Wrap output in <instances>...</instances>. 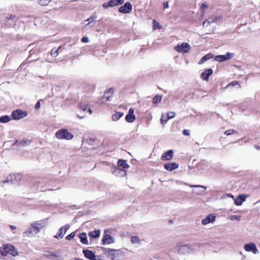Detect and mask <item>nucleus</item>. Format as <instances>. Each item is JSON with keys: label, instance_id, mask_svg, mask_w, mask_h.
I'll list each match as a JSON object with an SVG mask.
<instances>
[{"label": "nucleus", "instance_id": "nucleus-1", "mask_svg": "<svg viewBox=\"0 0 260 260\" xmlns=\"http://www.w3.org/2000/svg\"><path fill=\"white\" fill-rule=\"evenodd\" d=\"M0 251L2 255L4 256H7L8 254H10L14 256L18 255V252L15 247L9 244L4 245L3 247L1 248Z\"/></svg>", "mask_w": 260, "mask_h": 260}, {"label": "nucleus", "instance_id": "nucleus-2", "mask_svg": "<svg viewBox=\"0 0 260 260\" xmlns=\"http://www.w3.org/2000/svg\"><path fill=\"white\" fill-rule=\"evenodd\" d=\"M176 249L178 251L181 253H189L195 250V248L190 245H182L180 244H177L176 245Z\"/></svg>", "mask_w": 260, "mask_h": 260}, {"label": "nucleus", "instance_id": "nucleus-3", "mask_svg": "<svg viewBox=\"0 0 260 260\" xmlns=\"http://www.w3.org/2000/svg\"><path fill=\"white\" fill-rule=\"evenodd\" d=\"M104 250L105 255L109 256L112 260H115L117 257L118 253L115 254V252L120 251L119 249L116 250L114 249L102 248Z\"/></svg>", "mask_w": 260, "mask_h": 260}, {"label": "nucleus", "instance_id": "nucleus-4", "mask_svg": "<svg viewBox=\"0 0 260 260\" xmlns=\"http://www.w3.org/2000/svg\"><path fill=\"white\" fill-rule=\"evenodd\" d=\"M190 49V46L187 43H183L181 45L175 46L174 49L179 52L187 53Z\"/></svg>", "mask_w": 260, "mask_h": 260}, {"label": "nucleus", "instance_id": "nucleus-5", "mask_svg": "<svg viewBox=\"0 0 260 260\" xmlns=\"http://www.w3.org/2000/svg\"><path fill=\"white\" fill-rule=\"evenodd\" d=\"M27 112L18 109L14 110L12 113V117L14 120H19L27 116Z\"/></svg>", "mask_w": 260, "mask_h": 260}, {"label": "nucleus", "instance_id": "nucleus-6", "mask_svg": "<svg viewBox=\"0 0 260 260\" xmlns=\"http://www.w3.org/2000/svg\"><path fill=\"white\" fill-rule=\"evenodd\" d=\"M124 0H110L108 2L104 3L103 7L107 9L109 7H113L118 5H121L124 3Z\"/></svg>", "mask_w": 260, "mask_h": 260}, {"label": "nucleus", "instance_id": "nucleus-7", "mask_svg": "<svg viewBox=\"0 0 260 260\" xmlns=\"http://www.w3.org/2000/svg\"><path fill=\"white\" fill-rule=\"evenodd\" d=\"M234 56V53L227 52L225 55H219L216 56L215 59L217 61L222 62L232 59Z\"/></svg>", "mask_w": 260, "mask_h": 260}, {"label": "nucleus", "instance_id": "nucleus-8", "mask_svg": "<svg viewBox=\"0 0 260 260\" xmlns=\"http://www.w3.org/2000/svg\"><path fill=\"white\" fill-rule=\"evenodd\" d=\"M218 21H220V17L215 15H212L208 19L206 20L203 22V25L204 27H207L209 25L212 23L215 22L217 23Z\"/></svg>", "mask_w": 260, "mask_h": 260}, {"label": "nucleus", "instance_id": "nucleus-9", "mask_svg": "<svg viewBox=\"0 0 260 260\" xmlns=\"http://www.w3.org/2000/svg\"><path fill=\"white\" fill-rule=\"evenodd\" d=\"M244 248L247 252H252L254 254H256L258 252V249L256 245L252 242L245 244Z\"/></svg>", "mask_w": 260, "mask_h": 260}, {"label": "nucleus", "instance_id": "nucleus-10", "mask_svg": "<svg viewBox=\"0 0 260 260\" xmlns=\"http://www.w3.org/2000/svg\"><path fill=\"white\" fill-rule=\"evenodd\" d=\"M133 9L132 4L129 2L125 3L123 6L119 8V12L123 14L130 13Z\"/></svg>", "mask_w": 260, "mask_h": 260}, {"label": "nucleus", "instance_id": "nucleus-11", "mask_svg": "<svg viewBox=\"0 0 260 260\" xmlns=\"http://www.w3.org/2000/svg\"><path fill=\"white\" fill-rule=\"evenodd\" d=\"M114 242L115 240L114 238L112 237L110 235L108 234H104L102 239L103 244H110L114 243Z\"/></svg>", "mask_w": 260, "mask_h": 260}, {"label": "nucleus", "instance_id": "nucleus-12", "mask_svg": "<svg viewBox=\"0 0 260 260\" xmlns=\"http://www.w3.org/2000/svg\"><path fill=\"white\" fill-rule=\"evenodd\" d=\"M112 174L116 177H121L126 175V172L123 169L115 167L113 169Z\"/></svg>", "mask_w": 260, "mask_h": 260}, {"label": "nucleus", "instance_id": "nucleus-13", "mask_svg": "<svg viewBox=\"0 0 260 260\" xmlns=\"http://www.w3.org/2000/svg\"><path fill=\"white\" fill-rule=\"evenodd\" d=\"M134 110L132 108H130L128 110V114L125 116V119L126 122L129 123L133 122L136 119V116L134 114Z\"/></svg>", "mask_w": 260, "mask_h": 260}, {"label": "nucleus", "instance_id": "nucleus-14", "mask_svg": "<svg viewBox=\"0 0 260 260\" xmlns=\"http://www.w3.org/2000/svg\"><path fill=\"white\" fill-rule=\"evenodd\" d=\"M215 216L212 214H210L207 217L202 220V223L203 225H207L210 223H213L215 220Z\"/></svg>", "mask_w": 260, "mask_h": 260}, {"label": "nucleus", "instance_id": "nucleus-15", "mask_svg": "<svg viewBox=\"0 0 260 260\" xmlns=\"http://www.w3.org/2000/svg\"><path fill=\"white\" fill-rule=\"evenodd\" d=\"M189 186L190 187H194V188H200L201 189L199 190H193V192L197 194H203L205 192L206 189V187L200 185H190Z\"/></svg>", "mask_w": 260, "mask_h": 260}, {"label": "nucleus", "instance_id": "nucleus-16", "mask_svg": "<svg viewBox=\"0 0 260 260\" xmlns=\"http://www.w3.org/2000/svg\"><path fill=\"white\" fill-rule=\"evenodd\" d=\"M213 73V70L211 69L206 70L202 73L201 75V78L206 81L209 80V77Z\"/></svg>", "mask_w": 260, "mask_h": 260}, {"label": "nucleus", "instance_id": "nucleus-17", "mask_svg": "<svg viewBox=\"0 0 260 260\" xmlns=\"http://www.w3.org/2000/svg\"><path fill=\"white\" fill-rule=\"evenodd\" d=\"M178 167V164L175 162L167 163L164 165V168L169 171H173L175 169H177Z\"/></svg>", "mask_w": 260, "mask_h": 260}, {"label": "nucleus", "instance_id": "nucleus-18", "mask_svg": "<svg viewBox=\"0 0 260 260\" xmlns=\"http://www.w3.org/2000/svg\"><path fill=\"white\" fill-rule=\"evenodd\" d=\"M173 156V151L172 150H169L165 152L161 156L162 160H170L172 158Z\"/></svg>", "mask_w": 260, "mask_h": 260}, {"label": "nucleus", "instance_id": "nucleus-19", "mask_svg": "<svg viewBox=\"0 0 260 260\" xmlns=\"http://www.w3.org/2000/svg\"><path fill=\"white\" fill-rule=\"evenodd\" d=\"M83 253L84 256L90 260H96L95 254L89 250H84Z\"/></svg>", "mask_w": 260, "mask_h": 260}, {"label": "nucleus", "instance_id": "nucleus-20", "mask_svg": "<svg viewBox=\"0 0 260 260\" xmlns=\"http://www.w3.org/2000/svg\"><path fill=\"white\" fill-rule=\"evenodd\" d=\"M45 256L53 259L59 260L60 254L58 251L55 252V253L49 252L48 253L45 254Z\"/></svg>", "mask_w": 260, "mask_h": 260}, {"label": "nucleus", "instance_id": "nucleus-21", "mask_svg": "<svg viewBox=\"0 0 260 260\" xmlns=\"http://www.w3.org/2000/svg\"><path fill=\"white\" fill-rule=\"evenodd\" d=\"M246 196L244 194H240L235 200V204L237 206H240L245 201Z\"/></svg>", "mask_w": 260, "mask_h": 260}, {"label": "nucleus", "instance_id": "nucleus-22", "mask_svg": "<svg viewBox=\"0 0 260 260\" xmlns=\"http://www.w3.org/2000/svg\"><path fill=\"white\" fill-rule=\"evenodd\" d=\"M31 226L34 228L35 231V234H38L40 230L43 228V225L41 222H37L31 224Z\"/></svg>", "mask_w": 260, "mask_h": 260}, {"label": "nucleus", "instance_id": "nucleus-23", "mask_svg": "<svg viewBox=\"0 0 260 260\" xmlns=\"http://www.w3.org/2000/svg\"><path fill=\"white\" fill-rule=\"evenodd\" d=\"M79 238H80V241L82 244H88L87 235L85 233H82L79 234Z\"/></svg>", "mask_w": 260, "mask_h": 260}, {"label": "nucleus", "instance_id": "nucleus-24", "mask_svg": "<svg viewBox=\"0 0 260 260\" xmlns=\"http://www.w3.org/2000/svg\"><path fill=\"white\" fill-rule=\"evenodd\" d=\"M35 230L32 226L29 228L27 231L24 232L22 235L24 237H28L30 235H35Z\"/></svg>", "mask_w": 260, "mask_h": 260}, {"label": "nucleus", "instance_id": "nucleus-25", "mask_svg": "<svg viewBox=\"0 0 260 260\" xmlns=\"http://www.w3.org/2000/svg\"><path fill=\"white\" fill-rule=\"evenodd\" d=\"M124 115L123 112H116L114 114L112 115V119L113 121H117L119 120L121 117H122Z\"/></svg>", "mask_w": 260, "mask_h": 260}, {"label": "nucleus", "instance_id": "nucleus-26", "mask_svg": "<svg viewBox=\"0 0 260 260\" xmlns=\"http://www.w3.org/2000/svg\"><path fill=\"white\" fill-rule=\"evenodd\" d=\"M56 137L58 139H65V129H61L56 133Z\"/></svg>", "mask_w": 260, "mask_h": 260}, {"label": "nucleus", "instance_id": "nucleus-27", "mask_svg": "<svg viewBox=\"0 0 260 260\" xmlns=\"http://www.w3.org/2000/svg\"><path fill=\"white\" fill-rule=\"evenodd\" d=\"M118 166L121 167L123 169H127L129 167V166L127 163L126 160L123 159H119L118 161Z\"/></svg>", "mask_w": 260, "mask_h": 260}, {"label": "nucleus", "instance_id": "nucleus-28", "mask_svg": "<svg viewBox=\"0 0 260 260\" xmlns=\"http://www.w3.org/2000/svg\"><path fill=\"white\" fill-rule=\"evenodd\" d=\"M213 57V55L211 53H208L203 56L201 60L199 62V64H202L205 61L212 58Z\"/></svg>", "mask_w": 260, "mask_h": 260}, {"label": "nucleus", "instance_id": "nucleus-29", "mask_svg": "<svg viewBox=\"0 0 260 260\" xmlns=\"http://www.w3.org/2000/svg\"><path fill=\"white\" fill-rule=\"evenodd\" d=\"M12 118L8 115H4L0 117V123H8L11 120Z\"/></svg>", "mask_w": 260, "mask_h": 260}, {"label": "nucleus", "instance_id": "nucleus-30", "mask_svg": "<svg viewBox=\"0 0 260 260\" xmlns=\"http://www.w3.org/2000/svg\"><path fill=\"white\" fill-rule=\"evenodd\" d=\"M88 108V104L87 102H84L82 100L81 101V103H80L79 108L85 112Z\"/></svg>", "mask_w": 260, "mask_h": 260}, {"label": "nucleus", "instance_id": "nucleus-31", "mask_svg": "<svg viewBox=\"0 0 260 260\" xmlns=\"http://www.w3.org/2000/svg\"><path fill=\"white\" fill-rule=\"evenodd\" d=\"M88 235L90 237L96 238L99 237L100 235V231L95 230L91 232H89L88 233Z\"/></svg>", "mask_w": 260, "mask_h": 260}, {"label": "nucleus", "instance_id": "nucleus-32", "mask_svg": "<svg viewBox=\"0 0 260 260\" xmlns=\"http://www.w3.org/2000/svg\"><path fill=\"white\" fill-rule=\"evenodd\" d=\"M112 93L113 89H110L108 91L106 92L103 97V100L106 101L110 100V98L111 96L110 94H112Z\"/></svg>", "mask_w": 260, "mask_h": 260}, {"label": "nucleus", "instance_id": "nucleus-33", "mask_svg": "<svg viewBox=\"0 0 260 260\" xmlns=\"http://www.w3.org/2000/svg\"><path fill=\"white\" fill-rule=\"evenodd\" d=\"M60 47H59L57 49L53 48L51 52V55L53 57H56L58 55V51L60 50Z\"/></svg>", "mask_w": 260, "mask_h": 260}, {"label": "nucleus", "instance_id": "nucleus-34", "mask_svg": "<svg viewBox=\"0 0 260 260\" xmlns=\"http://www.w3.org/2000/svg\"><path fill=\"white\" fill-rule=\"evenodd\" d=\"M131 242L133 244L139 243L140 239L138 236H133L131 238Z\"/></svg>", "mask_w": 260, "mask_h": 260}, {"label": "nucleus", "instance_id": "nucleus-35", "mask_svg": "<svg viewBox=\"0 0 260 260\" xmlns=\"http://www.w3.org/2000/svg\"><path fill=\"white\" fill-rule=\"evenodd\" d=\"M161 96L156 95L153 98V103L155 104L159 103L161 100Z\"/></svg>", "mask_w": 260, "mask_h": 260}, {"label": "nucleus", "instance_id": "nucleus-36", "mask_svg": "<svg viewBox=\"0 0 260 260\" xmlns=\"http://www.w3.org/2000/svg\"><path fill=\"white\" fill-rule=\"evenodd\" d=\"M96 18V15L92 14L89 18H88L87 20H85V21H89V22L86 25H89L90 22L93 21Z\"/></svg>", "mask_w": 260, "mask_h": 260}, {"label": "nucleus", "instance_id": "nucleus-37", "mask_svg": "<svg viewBox=\"0 0 260 260\" xmlns=\"http://www.w3.org/2000/svg\"><path fill=\"white\" fill-rule=\"evenodd\" d=\"M169 119H168L167 115L165 116L164 114H162L161 118H160V121H161V124H164L166 123V122H167V121Z\"/></svg>", "mask_w": 260, "mask_h": 260}, {"label": "nucleus", "instance_id": "nucleus-38", "mask_svg": "<svg viewBox=\"0 0 260 260\" xmlns=\"http://www.w3.org/2000/svg\"><path fill=\"white\" fill-rule=\"evenodd\" d=\"M51 0H39V3L42 6H47Z\"/></svg>", "mask_w": 260, "mask_h": 260}, {"label": "nucleus", "instance_id": "nucleus-39", "mask_svg": "<svg viewBox=\"0 0 260 260\" xmlns=\"http://www.w3.org/2000/svg\"><path fill=\"white\" fill-rule=\"evenodd\" d=\"M153 27L154 29H160L161 27L159 26V24L155 20L153 21Z\"/></svg>", "mask_w": 260, "mask_h": 260}, {"label": "nucleus", "instance_id": "nucleus-40", "mask_svg": "<svg viewBox=\"0 0 260 260\" xmlns=\"http://www.w3.org/2000/svg\"><path fill=\"white\" fill-rule=\"evenodd\" d=\"M63 230V227H62L59 230V233L57 234V235L54 236V237L58 238V237L62 238H63V235H62V231ZM64 231L65 232V229H64Z\"/></svg>", "mask_w": 260, "mask_h": 260}, {"label": "nucleus", "instance_id": "nucleus-41", "mask_svg": "<svg viewBox=\"0 0 260 260\" xmlns=\"http://www.w3.org/2000/svg\"><path fill=\"white\" fill-rule=\"evenodd\" d=\"M237 133V132L236 131H235L234 129H231L226 131L224 132V134H225V135H226L227 136H229L230 135H232V134H235V133Z\"/></svg>", "mask_w": 260, "mask_h": 260}, {"label": "nucleus", "instance_id": "nucleus-42", "mask_svg": "<svg viewBox=\"0 0 260 260\" xmlns=\"http://www.w3.org/2000/svg\"><path fill=\"white\" fill-rule=\"evenodd\" d=\"M208 6L205 4H202L201 7V11L202 14L204 15L205 13V10L207 8Z\"/></svg>", "mask_w": 260, "mask_h": 260}, {"label": "nucleus", "instance_id": "nucleus-43", "mask_svg": "<svg viewBox=\"0 0 260 260\" xmlns=\"http://www.w3.org/2000/svg\"><path fill=\"white\" fill-rule=\"evenodd\" d=\"M167 117L168 119H172L174 118L175 116V113L174 112H169L167 113Z\"/></svg>", "mask_w": 260, "mask_h": 260}, {"label": "nucleus", "instance_id": "nucleus-44", "mask_svg": "<svg viewBox=\"0 0 260 260\" xmlns=\"http://www.w3.org/2000/svg\"><path fill=\"white\" fill-rule=\"evenodd\" d=\"M73 138V135L66 130V140H71Z\"/></svg>", "mask_w": 260, "mask_h": 260}, {"label": "nucleus", "instance_id": "nucleus-45", "mask_svg": "<svg viewBox=\"0 0 260 260\" xmlns=\"http://www.w3.org/2000/svg\"><path fill=\"white\" fill-rule=\"evenodd\" d=\"M75 232H72V233H71L70 235H69L68 236H67L66 237V239L70 240L72 239H73L75 237Z\"/></svg>", "mask_w": 260, "mask_h": 260}, {"label": "nucleus", "instance_id": "nucleus-46", "mask_svg": "<svg viewBox=\"0 0 260 260\" xmlns=\"http://www.w3.org/2000/svg\"><path fill=\"white\" fill-rule=\"evenodd\" d=\"M81 41L83 43H88L89 41L88 38L87 37H84L81 39Z\"/></svg>", "mask_w": 260, "mask_h": 260}, {"label": "nucleus", "instance_id": "nucleus-47", "mask_svg": "<svg viewBox=\"0 0 260 260\" xmlns=\"http://www.w3.org/2000/svg\"><path fill=\"white\" fill-rule=\"evenodd\" d=\"M240 216H238V215H234V216H232V217H231V219L232 220H240Z\"/></svg>", "mask_w": 260, "mask_h": 260}, {"label": "nucleus", "instance_id": "nucleus-48", "mask_svg": "<svg viewBox=\"0 0 260 260\" xmlns=\"http://www.w3.org/2000/svg\"><path fill=\"white\" fill-rule=\"evenodd\" d=\"M41 104L40 101H38L35 105V109H39L40 108Z\"/></svg>", "mask_w": 260, "mask_h": 260}, {"label": "nucleus", "instance_id": "nucleus-49", "mask_svg": "<svg viewBox=\"0 0 260 260\" xmlns=\"http://www.w3.org/2000/svg\"><path fill=\"white\" fill-rule=\"evenodd\" d=\"M183 134L185 136H189L190 135L189 132L186 129H184L183 131Z\"/></svg>", "mask_w": 260, "mask_h": 260}, {"label": "nucleus", "instance_id": "nucleus-50", "mask_svg": "<svg viewBox=\"0 0 260 260\" xmlns=\"http://www.w3.org/2000/svg\"><path fill=\"white\" fill-rule=\"evenodd\" d=\"M164 7L165 9H167L169 8V5H168V2L164 3Z\"/></svg>", "mask_w": 260, "mask_h": 260}, {"label": "nucleus", "instance_id": "nucleus-51", "mask_svg": "<svg viewBox=\"0 0 260 260\" xmlns=\"http://www.w3.org/2000/svg\"><path fill=\"white\" fill-rule=\"evenodd\" d=\"M10 227L12 230H15L16 228V226L14 225H10Z\"/></svg>", "mask_w": 260, "mask_h": 260}, {"label": "nucleus", "instance_id": "nucleus-52", "mask_svg": "<svg viewBox=\"0 0 260 260\" xmlns=\"http://www.w3.org/2000/svg\"><path fill=\"white\" fill-rule=\"evenodd\" d=\"M88 112L90 114H91L92 113V111L90 108L88 109Z\"/></svg>", "mask_w": 260, "mask_h": 260}, {"label": "nucleus", "instance_id": "nucleus-53", "mask_svg": "<svg viewBox=\"0 0 260 260\" xmlns=\"http://www.w3.org/2000/svg\"><path fill=\"white\" fill-rule=\"evenodd\" d=\"M78 117H79L80 118H83V117H84L85 115H82V116H80L79 115H77Z\"/></svg>", "mask_w": 260, "mask_h": 260}, {"label": "nucleus", "instance_id": "nucleus-54", "mask_svg": "<svg viewBox=\"0 0 260 260\" xmlns=\"http://www.w3.org/2000/svg\"><path fill=\"white\" fill-rule=\"evenodd\" d=\"M70 228V225L69 224H66V231Z\"/></svg>", "mask_w": 260, "mask_h": 260}, {"label": "nucleus", "instance_id": "nucleus-55", "mask_svg": "<svg viewBox=\"0 0 260 260\" xmlns=\"http://www.w3.org/2000/svg\"><path fill=\"white\" fill-rule=\"evenodd\" d=\"M237 84V82H233L232 83V84L233 85H235V84Z\"/></svg>", "mask_w": 260, "mask_h": 260}, {"label": "nucleus", "instance_id": "nucleus-56", "mask_svg": "<svg viewBox=\"0 0 260 260\" xmlns=\"http://www.w3.org/2000/svg\"><path fill=\"white\" fill-rule=\"evenodd\" d=\"M228 196L229 197H232V198H233V197H233V196L232 194H230V193H229Z\"/></svg>", "mask_w": 260, "mask_h": 260}, {"label": "nucleus", "instance_id": "nucleus-57", "mask_svg": "<svg viewBox=\"0 0 260 260\" xmlns=\"http://www.w3.org/2000/svg\"><path fill=\"white\" fill-rule=\"evenodd\" d=\"M255 148L256 149H259V147L258 146H255Z\"/></svg>", "mask_w": 260, "mask_h": 260}, {"label": "nucleus", "instance_id": "nucleus-58", "mask_svg": "<svg viewBox=\"0 0 260 260\" xmlns=\"http://www.w3.org/2000/svg\"><path fill=\"white\" fill-rule=\"evenodd\" d=\"M9 19H13V17H12V16H11H11H10V17H9Z\"/></svg>", "mask_w": 260, "mask_h": 260}, {"label": "nucleus", "instance_id": "nucleus-59", "mask_svg": "<svg viewBox=\"0 0 260 260\" xmlns=\"http://www.w3.org/2000/svg\"><path fill=\"white\" fill-rule=\"evenodd\" d=\"M73 260H83V259H78V258H75Z\"/></svg>", "mask_w": 260, "mask_h": 260}, {"label": "nucleus", "instance_id": "nucleus-60", "mask_svg": "<svg viewBox=\"0 0 260 260\" xmlns=\"http://www.w3.org/2000/svg\"><path fill=\"white\" fill-rule=\"evenodd\" d=\"M17 176L18 177H19V178H20V175H17Z\"/></svg>", "mask_w": 260, "mask_h": 260}]
</instances>
